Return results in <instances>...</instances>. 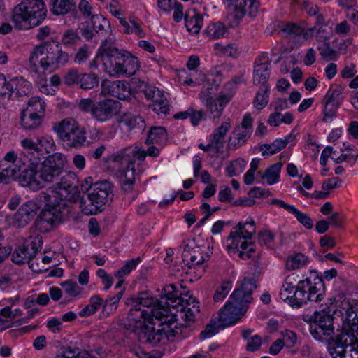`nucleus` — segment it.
Segmentation results:
<instances>
[{"instance_id":"obj_36","label":"nucleus","mask_w":358,"mask_h":358,"mask_svg":"<svg viewBox=\"0 0 358 358\" xmlns=\"http://www.w3.org/2000/svg\"><path fill=\"white\" fill-rule=\"evenodd\" d=\"M182 256L185 258H189L190 262L189 264H190V265L189 268L193 266L201 265L206 261V259L203 257V252H201L199 248L188 250L185 249Z\"/></svg>"},{"instance_id":"obj_58","label":"nucleus","mask_w":358,"mask_h":358,"mask_svg":"<svg viewBox=\"0 0 358 358\" xmlns=\"http://www.w3.org/2000/svg\"><path fill=\"white\" fill-rule=\"evenodd\" d=\"M291 214H293L296 217L298 222L300 224H301L305 228L308 229H310L313 228V220L308 215L299 211L296 208H294Z\"/></svg>"},{"instance_id":"obj_30","label":"nucleus","mask_w":358,"mask_h":358,"mask_svg":"<svg viewBox=\"0 0 358 358\" xmlns=\"http://www.w3.org/2000/svg\"><path fill=\"white\" fill-rule=\"evenodd\" d=\"M152 104L150 106L153 110L158 114L167 115L169 113V105L164 94L159 90L152 99Z\"/></svg>"},{"instance_id":"obj_59","label":"nucleus","mask_w":358,"mask_h":358,"mask_svg":"<svg viewBox=\"0 0 358 358\" xmlns=\"http://www.w3.org/2000/svg\"><path fill=\"white\" fill-rule=\"evenodd\" d=\"M245 5L246 0H241L239 3L236 4L234 6V18L235 22H234V23L236 24V25H238L245 15Z\"/></svg>"},{"instance_id":"obj_52","label":"nucleus","mask_w":358,"mask_h":358,"mask_svg":"<svg viewBox=\"0 0 358 358\" xmlns=\"http://www.w3.org/2000/svg\"><path fill=\"white\" fill-rule=\"evenodd\" d=\"M141 262L140 257L127 262L121 268L116 271L115 276L121 279L124 275H128Z\"/></svg>"},{"instance_id":"obj_50","label":"nucleus","mask_w":358,"mask_h":358,"mask_svg":"<svg viewBox=\"0 0 358 358\" xmlns=\"http://www.w3.org/2000/svg\"><path fill=\"white\" fill-rule=\"evenodd\" d=\"M246 130V115L243 117L241 127L238 126L234 130L233 135L235 141V145H242L245 141Z\"/></svg>"},{"instance_id":"obj_1","label":"nucleus","mask_w":358,"mask_h":358,"mask_svg":"<svg viewBox=\"0 0 358 358\" xmlns=\"http://www.w3.org/2000/svg\"><path fill=\"white\" fill-rule=\"evenodd\" d=\"M21 145L23 148L21 160L28 168L20 174L19 183L34 190L43 187V182L50 183L62 166V162L57 156L49 155L55 150L52 140L38 138L34 142L24 138Z\"/></svg>"},{"instance_id":"obj_61","label":"nucleus","mask_w":358,"mask_h":358,"mask_svg":"<svg viewBox=\"0 0 358 358\" xmlns=\"http://www.w3.org/2000/svg\"><path fill=\"white\" fill-rule=\"evenodd\" d=\"M95 106L96 102L90 98L82 99L78 104L80 110L84 113H90L92 115Z\"/></svg>"},{"instance_id":"obj_21","label":"nucleus","mask_w":358,"mask_h":358,"mask_svg":"<svg viewBox=\"0 0 358 358\" xmlns=\"http://www.w3.org/2000/svg\"><path fill=\"white\" fill-rule=\"evenodd\" d=\"M270 63L264 55L259 56L255 62L253 71V84L259 85L260 88L270 87L268 79L270 76Z\"/></svg>"},{"instance_id":"obj_19","label":"nucleus","mask_w":358,"mask_h":358,"mask_svg":"<svg viewBox=\"0 0 358 358\" xmlns=\"http://www.w3.org/2000/svg\"><path fill=\"white\" fill-rule=\"evenodd\" d=\"M349 334L337 329L336 334L327 339L329 353L334 358L339 357L343 358L346 355L347 348L349 347Z\"/></svg>"},{"instance_id":"obj_63","label":"nucleus","mask_w":358,"mask_h":358,"mask_svg":"<svg viewBox=\"0 0 358 358\" xmlns=\"http://www.w3.org/2000/svg\"><path fill=\"white\" fill-rule=\"evenodd\" d=\"M348 339L350 357L352 358H358V338L355 334H349Z\"/></svg>"},{"instance_id":"obj_39","label":"nucleus","mask_w":358,"mask_h":358,"mask_svg":"<svg viewBox=\"0 0 358 358\" xmlns=\"http://www.w3.org/2000/svg\"><path fill=\"white\" fill-rule=\"evenodd\" d=\"M206 34L213 39L224 37L227 33L225 25L220 22L210 24L205 31Z\"/></svg>"},{"instance_id":"obj_26","label":"nucleus","mask_w":358,"mask_h":358,"mask_svg":"<svg viewBox=\"0 0 358 358\" xmlns=\"http://www.w3.org/2000/svg\"><path fill=\"white\" fill-rule=\"evenodd\" d=\"M185 21L188 31L194 34L199 33L203 24V17L195 9L186 12Z\"/></svg>"},{"instance_id":"obj_45","label":"nucleus","mask_w":358,"mask_h":358,"mask_svg":"<svg viewBox=\"0 0 358 358\" xmlns=\"http://www.w3.org/2000/svg\"><path fill=\"white\" fill-rule=\"evenodd\" d=\"M306 262L307 257L301 253H297L288 257L286 262V268L289 271L298 269L305 265Z\"/></svg>"},{"instance_id":"obj_29","label":"nucleus","mask_w":358,"mask_h":358,"mask_svg":"<svg viewBox=\"0 0 358 358\" xmlns=\"http://www.w3.org/2000/svg\"><path fill=\"white\" fill-rule=\"evenodd\" d=\"M18 166L5 161H0V182L8 184L16 178Z\"/></svg>"},{"instance_id":"obj_24","label":"nucleus","mask_w":358,"mask_h":358,"mask_svg":"<svg viewBox=\"0 0 358 358\" xmlns=\"http://www.w3.org/2000/svg\"><path fill=\"white\" fill-rule=\"evenodd\" d=\"M155 303L152 306L154 308H152L148 312V323L150 324L155 325L156 323L154 320H157L159 322V325H164V323L168 321V317H169V309L168 307H164L162 301L158 299H155Z\"/></svg>"},{"instance_id":"obj_33","label":"nucleus","mask_w":358,"mask_h":358,"mask_svg":"<svg viewBox=\"0 0 358 358\" xmlns=\"http://www.w3.org/2000/svg\"><path fill=\"white\" fill-rule=\"evenodd\" d=\"M291 136H287L285 139H276L271 144H263L260 146V150L262 155H272L285 148L289 143Z\"/></svg>"},{"instance_id":"obj_37","label":"nucleus","mask_w":358,"mask_h":358,"mask_svg":"<svg viewBox=\"0 0 358 358\" xmlns=\"http://www.w3.org/2000/svg\"><path fill=\"white\" fill-rule=\"evenodd\" d=\"M121 122L125 124L129 129L138 128L141 130H143L145 127L143 117L134 115L131 113L124 114L122 117Z\"/></svg>"},{"instance_id":"obj_8","label":"nucleus","mask_w":358,"mask_h":358,"mask_svg":"<svg viewBox=\"0 0 358 358\" xmlns=\"http://www.w3.org/2000/svg\"><path fill=\"white\" fill-rule=\"evenodd\" d=\"M296 292L294 299L298 307H302L308 301L320 302L325 292L324 282L315 271H310L309 277L298 282Z\"/></svg>"},{"instance_id":"obj_43","label":"nucleus","mask_w":358,"mask_h":358,"mask_svg":"<svg viewBox=\"0 0 358 358\" xmlns=\"http://www.w3.org/2000/svg\"><path fill=\"white\" fill-rule=\"evenodd\" d=\"M162 295L166 300L171 301V303L184 300L182 293L178 291L173 284L166 285L162 290Z\"/></svg>"},{"instance_id":"obj_53","label":"nucleus","mask_w":358,"mask_h":358,"mask_svg":"<svg viewBox=\"0 0 358 358\" xmlns=\"http://www.w3.org/2000/svg\"><path fill=\"white\" fill-rule=\"evenodd\" d=\"M232 288L231 282L224 281L221 285L217 289L213 296V301L215 302H219L223 301L228 293Z\"/></svg>"},{"instance_id":"obj_6","label":"nucleus","mask_w":358,"mask_h":358,"mask_svg":"<svg viewBox=\"0 0 358 358\" xmlns=\"http://www.w3.org/2000/svg\"><path fill=\"white\" fill-rule=\"evenodd\" d=\"M41 201H43L45 208L40 213L36 220L38 229L42 232H48L62 221L66 203L57 198L56 194H50L42 192L40 193Z\"/></svg>"},{"instance_id":"obj_35","label":"nucleus","mask_w":358,"mask_h":358,"mask_svg":"<svg viewBox=\"0 0 358 358\" xmlns=\"http://www.w3.org/2000/svg\"><path fill=\"white\" fill-rule=\"evenodd\" d=\"M52 11L55 15H64L75 9L73 0H52Z\"/></svg>"},{"instance_id":"obj_64","label":"nucleus","mask_w":358,"mask_h":358,"mask_svg":"<svg viewBox=\"0 0 358 358\" xmlns=\"http://www.w3.org/2000/svg\"><path fill=\"white\" fill-rule=\"evenodd\" d=\"M341 182V180L338 177L325 180L322 182V190L329 191L330 192L331 190L339 187Z\"/></svg>"},{"instance_id":"obj_32","label":"nucleus","mask_w":358,"mask_h":358,"mask_svg":"<svg viewBox=\"0 0 358 358\" xmlns=\"http://www.w3.org/2000/svg\"><path fill=\"white\" fill-rule=\"evenodd\" d=\"M104 301L99 295H94L90 299V303L79 313L80 317H88L94 314L101 307L104 308Z\"/></svg>"},{"instance_id":"obj_31","label":"nucleus","mask_w":358,"mask_h":358,"mask_svg":"<svg viewBox=\"0 0 358 358\" xmlns=\"http://www.w3.org/2000/svg\"><path fill=\"white\" fill-rule=\"evenodd\" d=\"M231 128V124L228 122H223L218 128H217L211 135L210 141L215 145L219 148V150L223 148L225 143V136Z\"/></svg>"},{"instance_id":"obj_23","label":"nucleus","mask_w":358,"mask_h":358,"mask_svg":"<svg viewBox=\"0 0 358 358\" xmlns=\"http://www.w3.org/2000/svg\"><path fill=\"white\" fill-rule=\"evenodd\" d=\"M40 207L33 201L23 203L14 215V222L19 227L27 225L37 215Z\"/></svg>"},{"instance_id":"obj_14","label":"nucleus","mask_w":358,"mask_h":358,"mask_svg":"<svg viewBox=\"0 0 358 358\" xmlns=\"http://www.w3.org/2000/svg\"><path fill=\"white\" fill-rule=\"evenodd\" d=\"M27 108L22 111L21 124L25 129H34L38 127L43 120L45 103L40 99L31 98Z\"/></svg>"},{"instance_id":"obj_15","label":"nucleus","mask_w":358,"mask_h":358,"mask_svg":"<svg viewBox=\"0 0 358 358\" xmlns=\"http://www.w3.org/2000/svg\"><path fill=\"white\" fill-rule=\"evenodd\" d=\"M101 58L103 62L106 72L110 76L120 77L121 57L123 50L109 44L107 40H101Z\"/></svg>"},{"instance_id":"obj_42","label":"nucleus","mask_w":358,"mask_h":358,"mask_svg":"<svg viewBox=\"0 0 358 358\" xmlns=\"http://www.w3.org/2000/svg\"><path fill=\"white\" fill-rule=\"evenodd\" d=\"M289 278H287L286 282L282 285L283 292H280V296L282 298L285 296V294H287L285 296V301L287 300L291 306L299 308L297 303H296L295 292H296V286L292 285L291 282H288Z\"/></svg>"},{"instance_id":"obj_51","label":"nucleus","mask_w":358,"mask_h":358,"mask_svg":"<svg viewBox=\"0 0 358 358\" xmlns=\"http://www.w3.org/2000/svg\"><path fill=\"white\" fill-rule=\"evenodd\" d=\"M222 327H220V322L212 319L209 324H208L205 329L200 334V338L206 339L210 338L218 333L220 329H222Z\"/></svg>"},{"instance_id":"obj_3","label":"nucleus","mask_w":358,"mask_h":358,"mask_svg":"<svg viewBox=\"0 0 358 358\" xmlns=\"http://www.w3.org/2000/svg\"><path fill=\"white\" fill-rule=\"evenodd\" d=\"M159 155V150L155 146H150L145 151L138 146L128 147L122 149L111 156L112 160L120 164L122 169L117 171L122 189L129 192L135 184V159L143 161L146 156L156 157Z\"/></svg>"},{"instance_id":"obj_12","label":"nucleus","mask_w":358,"mask_h":358,"mask_svg":"<svg viewBox=\"0 0 358 358\" xmlns=\"http://www.w3.org/2000/svg\"><path fill=\"white\" fill-rule=\"evenodd\" d=\"M155 302V299L148 291L140 292L137 295H133L128 298L126 303L131 306L127 315L129 321L136 324H141L142 319H143V322L148 320V311L142 309L141 306L151 308Z\"/></svg>"},{"instance_id":"obj_40","label":"nucleus","mask_w":358,"mask_h":358,"mask_svg":"<svg viewBox=\"0 0 358 358\" xmlns=\"http://www.w3.org/2000/svg\"><path fill=\"white\" fill-rule=\"evenodd\" d=\"M99 78L94 73H80L79 87L83 90H91L99 85Z\"/></svg>"},{"instance_id":"obj_17","label":"nucleus","mask_w":358,"mask_h":358,"mask_svg":"<svg viewBox=\"0 0 358 358\" xmlns=\"http://www.w3.org/2000/svg\"><path fill=\"white\" fill-rule=\"evenodd\" d=\"M120 103L111 99H105L96 102L92 117L99 122H106L117 115Z\"/></svg>"},{"instance_id":"obj_55","label":"nucleus","mask_w":358,"mask_h":358,"mask_svg":"<svg viewBox=\"0 0 358 358\" xmlns=\"http://www.w3.org/2000/svg\"><path fill=\"white\" fill-rule=\"evenodd\" d=\"M61 286L64 289V292L70 296H76L80 294L81 292V289L78 285L77 282L72 280H68L62 282Z\"/></svg>"},{"instance_id":"obj_57","label":"nucleus","mask_w":358,"mask_h":358,"mask_svg":"<svg viewBox=\"0 0 358 358\" xmlns=\"http://www.w3.org/2000/svg\"><path fill=\"white\" fill-rule=\"evenodd\" d=\"M80 74L78 70L71 69L64 76V83L67 86H72L75 84L79 85Z\"/></svg>"},{"instance_id":"obj_28","label":"nucleus","mask_w":358,"mask_h":358,"mask_svg":"<svg viewBox=\"0 0 358 358\" xmlns=\"http://www.w3.org/2000/svg\"><path fill=\"white\" fill-rule=\"evenodd\" d=\"M353 309L354 306H351L346 310V317L343 320V327L340 331L351 334L356 332L357 335H358V317Z\"/></svg>"},{"instance_id":"obj_34","label":"nucleus","mask_w":358,"mask_h":358,"mask_svg":"<svg viewBox=\"0 0 358 358\" xmlns=\"http://www.w3.org/2000/svg\"><path fill=\"white\" fill-rule=\"evenodd\" d=\"M167 132L162 127H152L148 134L145 141L147 144L164 143L167 140Z\"/></svg>"},{"instance_id":"obj_5","label":"nucleus","mask_w":358,"mask_h":358,"mask_svg":"<svg viewBox=\"0 0 358 358\" xmlns=\"http://www.w3.org/2000/svg\"><path fill=\"white\" fill-rule=\"evenodd\" d=\"M246 278H243L239 287H236L229 299L218 311L220 327L226 328L236 324L246 313Z\"/></svg>"},{"instance_id":"obj_4","label":"nucleus","mask_w":358,"mask_h":358,"mask_svg":"<svg viewBox=\"0 0 358 358\" xmlns=\"http://www.w3.org/2000/svg\"><path fill=\"white\" fill-rule=\"evenodd\" d=\"M43 0H22L13 10L12 21L18 29H29L39 25L46 17Z\"/></svg>"},{"instance_id":"obj_38","label":"nucleus","mask_w":358,"mask_h":358,"mask_svg":"<svg viewBox=\"0 0 358 358\" xmlns=\"http://www.w3.org/2000/svg\"><path fill=\"white\" fill-rule=\"evenodd\" d=\"M15 85L13 90L8 94L13 99H20V97L27 95L30 84L23 81L22 79H14Z\"/></svg>"},{"instance_id":"obj_62","label":"nucleus","mask_w":358,"mask_h":358,"mask_svg":"<svg viewBox=\"0 0 358 358\" xmlns=\"http://www.w3.org/2000/svg\"><path fill=\"white\" fill-rule=\"evenodd\" d=\"M90 56V51L87 45L80 48L74 56V62L78 64L84 63Z\"/></svg>"},{"instance_id":"obj_18","label":"nucleus","mask_w":358,"mask_h":358,"mask_svg":"<svg viewBox=\"0 0 358 358\" xmlns=\"http://www.w3.org/2000/svg\"><path fill=\"white\" fill-rule=\"evenodd\" d=\"M134 331L138 335L139 342L144 344L155 345L159 343L166 334L164 327L155 329L154 324H147L135 327Z\"/></svg>"},{"instance_id":"obj_11","label":"nucleus","mask_w":358,"mask_h":358,"mask_svg":"<svg viewBox=\"0 0 358 358\" xmlns=\"http://www.w3.org/2000/svg\"><path fill=\"white\" fill-rule=\"evenodd\" d=\"M303 320L309 323L310 332L317 341H324L334 334V317L329 308L315 311L313 315H307Z\"/></svg>"},{"instance_id":"obj_22","label":"nucleus","mask_w":358,"mask_h":358,"mask_svg":"<svg viewBox=\"0 0 358 358\" xmlns=\"http://www.w3.org/2000/svg\"><path fill=\"white\" fill-rule=\"evenodd\" d=\"M255 233V229L253 228L252 231H248V259H252L250 264L252 265L253 268V276L248 279V285H250L254 289L257 288V282L262 273V268L259 266V257L261 255L260 252L256 253V250L253 247L249 248L250 245H253L252 242H249L252 239L253 234Z\"/></svg>"},{"instance_id":"obj_60","label":"nucleus","mask_w":358,"mask_h":358,"mask_svg":"<svg viewBox=\"0 0 358 358\" xmlns=\"http://www.w3.org/2000/svg\"><path fill=\"white\" fill-rule=\"evenodd\" d=\"M15 85L14 79L8 82L3 74L0 73V95L5 96L13 90Z\"/></svg>"},{"instance_id":"obj_49","label":"nucleus","mask_w":358,"mask_h":358,"mask_svg":"<svg viewBox=\"0 0 358 358\" xmlns=\"http://www.w3.org/2000/svg\"><path fill=\"white\" fill-rule=\"evenodd\" d=\"M322 57L327 60H336L338 57V52L334 50L329 43H324L317 47Z\"/></svg>"},{"instance_id":"obj_46","label":"nucleus","mask_w":358,"mask_h":358,"mask_svg":"<svg viewBox=\"0 0 358 358\" xmlns=\"http://www.w3.org/2000/svg\"><path fill=\"white\" fill-rule=\"evenodd\" d=\"M343 90L339 86H336L335 89L331 88L324 97L323 101L334 103L336 106H341L343 101V98L341 96Z\"/></svg>"},{"instance_id":"obj_16","label":"nucleus","mask_w":358,"mask_h":358,"mask_svg":"<svg viewBox=\"0 0 358 358\" xmlns=\"http://www.w3.org/2000/svg\"><path fill=\"white\" fill-rule=\"evenodd\" d=\"M234 82H229L224 86L216 99L212 96H208L206 99L207 111L213 118H219L221 116L224 107L229 103L234 94Z\"/></svg>"},{"instance_id":"obj_44","label":"nucleus","mask_w":358,"mask_h":358,"mask_svg":"<svg viewBox=\"0 0 358 358\" xmlns=\"http://www.w3.org/2000/svg\"><path fill=\"white\" fill-rule=\"evenodd\" d=\"M78 30L80 31L82 36L87 41L94 40V41H97L99 37L97 35L98 30H96L95 32L93 26L91 24V22H82L78 27Z\"/></svg>"},{"instance_id":"obj_41","label":"nucleus","mask_w":358,"mask_h":358,"mask_svg":"<svg viewBox=\"0 0 358 358\" xmlns=\"http://www.w3.org/2000/svg\"><path fill=\"white\" fill-rule=\"evenodd\" d=\"M270 87L259 88L253 101L254 107L257 110H262L268 103Z\"/></svg>"},{"instance_id":"obj_27","label":"nucleus","mask_w":358,"mask_h":358,"mask_svg":"<svg viewBox=\"0 0 358 358\" xmlns=\"http://www.w3.org/2000/svg\"><path fill=\"white\" fill-rule=\"evenodd\" d=\"M282 166V162H277L267 168L264 172L258 171L257 176L262 179H266V182L269 185L276 184L279 182Z\"/></svg>"},{"instance_id":"obj_7","label":"nucleus","mask_w":358,"mask_h":358,"mask_svg":"<svg viewBox=\"0 0 358 358\" xmlns=\"http://www.w3.org/2000/svg\"><path fill=\"white\" fill-rule=\"evenodd\" d=\"M51 155L57 156L62 162V166L58 171L59 173L50 181V182H53L59 178V181L56 183V189L58 191L54 192L52 190V194H56L57 198L62 199L65 203L66 201L73 203L78 202L80 199V192L78 188L77 176L73 171L64 170L67 164L66 157L60 152L53 153Z\"/></svg>"},{"instance_id":"obj_10","label":"nucleus","mask_w":358,"mask_h":358,"mask_svg":"<svg viewBox=\"0 0 358 358\" xmlns=\"http://www.w3.org/2000/svg\"><path fill=\"white\" fill-rule=\"evenodd\" d=\"M53 129L69 148H80L87 141L86 129L73 118H66L55 124Z\"/></svg>"},{"instance_id":"obj_54","label":"nucleus","mask_w":358,"mask_h":358,"mask_svg":"<svg viewBox=\"0 0 358 358\" xmlns=\"http://www.w3.org/2000/svg\"><path fill=\"white\" fill-rule=\"evenodd\" d=\"M102 92L103 94H110L113 96L117 97L119 99H124V96L116 90V80L110 81L108 80H104L101 84Z\"/></svg>"},{"instance_id":"obj_9","label":"nucleus","mask_w":358,"mask_h":358,"mask_svg":"<svg viewBox=\"0 0 358 358\" xmlns=\"http://www.w3.org/2000/svg\"><path fill=\"white\" fill-rule=\"evenodd\" d=\"M113 187L111 182L107 180L95 182L92 188H90V192L87 194L90 203L87 204L81 196L78 201L82 212L85 215L101 212V208L113 199Z\"/></svg>"},{"instance_id":"obj_20","label":"nucleus","mask_w":358,"mask_h":358,"mask_svg":"<svg viewBox=\"0 0 358 358\" xmlns=\"http://www.w3.org/2000/svg\"><path fill=\"white\" fill-rule=\"evenodd\" d=\"M245 224L238 222L231 231L227 241L230 242L227 245V250L231 255L238 252V248L246 249V234L243 231Z\"/></svg>"},{"instance_id":"obj_25","label":"nucleus","mask_w":358,"mask_h":358,"mask_svg":"<svg viewBox=\"0 0 358 358\" xmlns=\"http://www.w3.org/2000/svg\"><path fill=\"white\" fill-rule=\"evenodd\" d=\"M120 76L129 77L133 76L138 70L140 65L136 57L132 56L129 52L123 50L121 57Z\"/></svg>"},{"instance_id":"obj_47","label":"nucleus","mask_w":358,"mask_h":358,"mask_svg":"<svg viewBox=\"0 0 358 358\" xmlns=\"http://www.w3.org/2000/svg\"><path fill=\"white\" fill-rule=\"evenodd\" d=\"M91 24L93 26L94 31L98 30L107 31L106 29H110V22L109 21L102 15H94L91 17ZM98 36H99V33H98Z\"/></svg>"},{"instance_id":"obj_2","label":"nucleus","mask_w":358,"mask_h":358,"mask_svg":"<svg viewBox=\"0 0 358 358\" xmlns=\"http://www.w3.org/2000/svg\"><path fill=\"white\" fill-rule=\"evenodd\" d=\"M69 60V53L59 42L54 41H45L34 46L29 59L31 71L38 74L55 71L65 66Z\"/></svg>"},{"instance_id":"obj_56","label":"nucleus","mask_w":358,"mask_h":358,"mask_svg":"<svg viewBox=\"0 0 358 358\" xmlns=\"http://www.w3.org/2000/svg\"><path fill=\"white\" fill-rule=\"evenodd\" d=\"M324 107L323 109V121H331L332 118L336 116L337 110L340 106H336L334 103H329L328 101H323Z\"/></svg>"},{"instance_id":"obj_13","label":"nucleus","mask_w":358,"mask_h":358,"mask_svg":"<svg viewBox=\"0 0 358 358\" xmlns=\"http://www.w3.org/2000/svg\"><path fill=\"white\" fill-rule=\"evenodd\" d=\"M43 239L41 236H36L27 240L25 243L16 248L12 255V261L17 264L28 263L29 268L34 270V264L30 263L41 250Z\"/></svg>"},{"instance_id":"obj_48","label":"nucleus","mask_w":358,"mask_h":358,"mask_svg":"<svg viewBox=\"0 0 358 358\" xmlns=\"http://www.w3.org/2000/svg\"><path fill=\"white\" fill-rule=\"evenodd\" d=\"M80 41V37L77 31L73 29H67L64 32L60 43L65 46H73L77 44Z\"/></svg>"}]
</instances>
